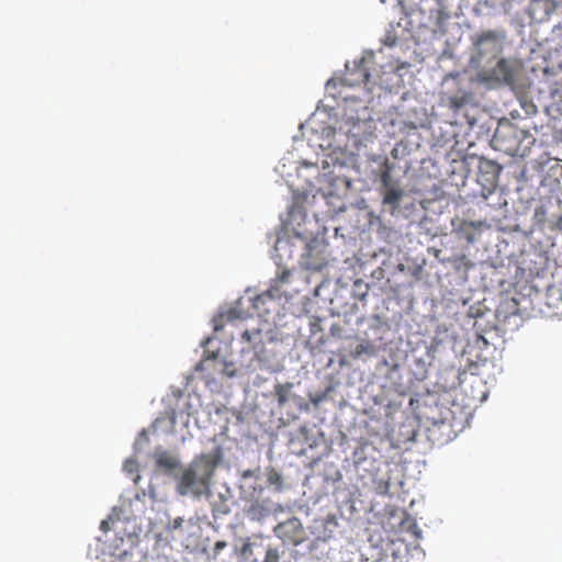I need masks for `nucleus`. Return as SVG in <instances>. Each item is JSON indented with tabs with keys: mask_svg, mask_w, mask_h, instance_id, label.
<instances>
[{
	"mask_svg": "<svg viewBox=\"0 0 562 562\" xmlns=\"http://www.w3.org/2000/svg\"><path fill=\"white\" fill-rule=\"evenodd\" d=\"M544 304L557 316H562V288L557 285L548 286L544 296Z\"/></svg>",
	"mask_w": 562,
	"mask_h": 562,
	"instance_id": "11",
	"label": "nucleus"
},
{
	"mask_svg": "<svg viewBox=\"0 0 562 562\" xmlns=\"http://www.w3.org/2000/svg\"><path fill=\"white\" fill-rule=\"evenodd\" d=\"M291 273L289 270H283L276 280L272 281L271 285H278L279 292L284 296L282 285L289 281Z\"/></svg>",
	"mask_w": 562,
	"mask_h": 562,
	"instance_id": "20",
	"label": "nucleus"
},
{
	"mask_svg": "<svg viewBox=\"0 0 562 562\" xmlns=\"http://www.w3.org/2000/svg\"><path fill=\"white\" fill-rule=\"evenodd\" d=\"M228 364H229V366H228V367H226V370H225V371H234V372H235V370H234V368H233V363H229V362H228Z\"/></svg>",
	"mask_w": 562,
	"mask_h": 562,
	"instance_id": "29",
	"label": "nucleus"
},
{
	"mask_svg": "<svg viewBox=\"0 0 562 562\" xmlns=\"http://www.w3.org/2000/svg\"><path fill=\"white\" fill-rule=\"evenodd\" d=\"M271 510L267 501H255L248 506L246 514L251 520L261 521L270 515Z\"/></svg>",
	"mask_w": 562,
	"mask_h": 562,
	"instance_id": "12",
	"label": "nucleus"
},
{
	"mask_svg": "<svg viewBox=\"0 0 562 562\" xmlns=\"http://www.w3.org/2000/svg\"><path fill=\"white\" fill-rule=\"evenodd\" d=\"M250 547H251V544H250V543H245V544L243 546V552H244V553L248 552V551L250 550Z\"/></svg>",
	"mask_w": 562,
	"mask_h": 562,
	"instance_id": "27",
	"label": "nucleus"
},
{
	"mask_svg": "<svg viewBox=\"0 0 562 562\" xmlns=\"http://www.w3.org/2000/svg\"><path fill=\"white\" fill-rule=\"evenodd\" d=\"M100 528L103 531H108L109 530V522L106 520H102Z\"/></svg>",
	"mask_w": 562,
	"mask_h": 562,
	"instance_id": "26",
	"label": "nucleus"
},
{
	"mask_svg": "<svg viewBox=\"0 0 562 562\" xmlns=\"http://www.w3.org/2000/svg\"><path fill=\"white\" fill-rule=\"evenodd\" d=\"M182 518L178 517L173 520V528H179L182 525Z\"/></svg>",
	"mask_w": 562,
	"mask_h": 562,
	"instance_id": "25",
	"label": "nucleus"
},
{
	"mask_svg": "<svg viewBox=\"0 0 562 562\" xmlns=\"http://www.w3.org/2000/svg\"><path fill=\"white\" fill-rule=\"evenodd\" d=\"M273 532L283 543L292 546H299L305 540V530L297 517H291L279 522L273 528Z\"/></svg>",
	"mask_w": 562,
	"mask_h": 562,
	"instance_id": "5",
	"label": "nucleus"
},
{
	"mask_svg": "<svg viewBox=\"0 0 562 562\" xmlns=\"http://www.w3.org/2000/svg\"><path fill=\"white\" fill-rule=\"evenodd\" d=\"M403 190L398 184L382 189L383 203L391 205L393 209H397L403 198Z\"/></svg>",
	"mask_w": 562,
	"mask_h": 562,
	"instance_id": "13",
	"label": "nucleus"
},
{
	"mask_svg": "<svg viewBox=\"0 0 562 562\" xmlns=\"http://www.w3.org/2000/svg\"><path fill=\"white\" fill-rule=\"evenodd\" d=\"M274 393H276L279 404H284L286 402V393H288L286 386H284L282 384H278L274 387Z\"/></svg>",
	"mask_w": 562,
	"mask_h": 562,
	"instance_id": "22",
	"label": "nucleus"
},
{
	"mask_svg": "<svg viewBox=\"0 0 562 562\" xmlns=\"http://www.w3.org/2000/svg\"><path fill=\"white\" fill-rule=\"evenodd\" d=\"M281 299L282 294L279 292L278 285H270V288L267 291L256 295L252 299V307L259 316H263L265 314L269 313V308L266 307V304L273 300Z\"/></svg>",
	"mask_w": 562,
	"mask_h": 562,
	"instance_id": "7",
	"label": "nucleus"
},
{
	"mask_svg": "<svg viewBox=\"0 0 562 562\" xmlns=\"http://www.w3.org/2000/svg\"><path fill=\"white\" fill-rule=\"evenodd\" d=\"M228 366L227 361L218 357V352L212 351L205 355L196 364L195 371L201 372V378L209 383L215 380L216 374L233 378L236 372L225 371Z\"/></svg>",
	"mask_w": 562,
	"mask_h": 562,
	"instance_id": "3",
	"label": "nucleus"
},
{
	"mask_svg": "<svg viewBox=\"0 0 562 562\" xmlns=\"http://www.w3.org/2000/svg\"><path fill=\"white\" fill-rule=\"evenodd\" d=\"M505 38L506 33L503 30H487L477 34L473 40L476 53L471 57V63L480 67L483 63L495 59L503 50Z\"/></svg>",
	"mask_w": 562,
	"mask_h": 562,
	"instance_id": "1",
	"label": "nucleus"
},
{
	"mask_svg": "<svg viewBox=\"0 0 562 562\" xmlns=\"http://www.w3.org/2000/svg\"><path fill=\"white\" fill-rule=\"evenodd\" d=\"M339 363H340V366H345V364H346V359H345V357H341V358H340Z\"/></svg>",
	"mask_w": 562,
	"mask_h": 562,
	"instance_id": "30",
	"label": "nucleus"
},
{
	"mask_svg": "<svg viewBox=\"0 0 562 562\" xmlns=\"http://www.w3.org/2000/svg\"><path fill=\"white\" fill-rule=\"evenodd\" d=\"M267 481L270 485H274L278 491H281L283 487V479L282 475L273 468H270L267 472Z\"/></svg>",
	"mask_w": 562,
	"mask_h": 562,
	"instance_id": "19",
	"label": "nucleus"
},
{
	"mask_svg": "<svg viewBox=\"0 0 562 562\" xmlns=\"http://www.w3.org/2000/svg\"><path fill=\"white\" fill-rule=\"evenodd\" d=\"M209 486L210 484L204 479L188 467L178 479L177 492L182 496L193 495L194 497H200L209 490Z\"/></svg>",
	"mask_w": 562,
	"mask_h": 562,
	"instance_id": "6",
	"label": "nucleus"
},
{
	"mask_svg": "<svg viewBox=\"0 0 562 562\" xmlns=\"http://www.w3.org/2000/svg\"><path fill=\"white\" fill-rule=\"evenodd\" d=\"M374 353H375L374 345L369 340H364L356 346V348L350 352V357L352 359H359L363 355L372 357V356H374Z\"/></svg>",
	"mask_w": 562,
	"mask_h": 562,
	"instance_id": "14",
	"label": "nucleus"
},
{
	"mask_svg": "<svg viewBox=\"0 0 562 562\" xmlns=\"http://www.w3.org/2000/svg\"><path fill=\"white\" fill-rule=\"evenodd\" d=\"M373 562H396V560H395V559H393V558H387V557H386V558L378 559V560H375V561H373Z\"/></svg>",
	"mask_w": 562,
	"mask_h": 562,
	"instance_id": "24",
	"label": "nucleus"
},
{
	"mask_svg": "<svg viewBox=\"0 0 562 562\" xmlns=\"http://www.w3.org/2000/svg\"><path fill=\"white\" fill-rule=\"evenodd\" d=\"M156 463L158 467L167 469V470H173L178 467L177 459L175 457L170 456L166 451H162L157 454Z\"/></svg>",
	"mask_w": 562,
	"mask_h": 562,
	"instance_id": "18",
	"label": "nucleus"
},
{
	"mask_svg": "<svg viewBox=\"0 0 562 562\" xmlns=\"http://www.w3.org/2000/svg\"><path fill=\"white\" fill-rule=\"evenodd\" d=\"M392 169H393V165L390 164L387 159H385L384 162L382 164V170L380 173V181L382 184V189L398 184V182L396 180H393V178L391 176Z\"/></svg>",
	"mask_w": 562,
	"mask_h": 562,
	"instance_id": "15",
	"label": "nucleus"
},
{
	"mask_svg": "<svg viewBox=\"0 0 562 562\" xmlns=\"http://www.w3.org/2000/svg\"><path fill=\"white\" fill-rule=\"evenodd\" d=\"M241 341L248 345V350L254 351L258 362L262 363L268 360L263 355L262 348H259L262 344V331L260 329L245 330L241 334Z\"/></svg>",
	"mask_w": 562,
	"mask_h": 562,
	"instance_id": "8",
	"label": "nucleus"
},
{
	"mask_svg": "<svg viewBox=\"0 0 562 562\" xmlns=\"http://www.w3.org/2000/svg\"><path fill=\"white\" fill-rule=\"evenodd\" d=\"M476 224L474 222H462L458 228V233L467 240L468 244H473L475 241L474 228Z\"/></svg>",
	"mask_w": 562,
	"mask_h": 562,
	"instance_id": "17",
	"label": "nucleus"
},
{
	"mask_svg": "<svg viewBox=\"0 0 562 562\" xmlns=\"http://www.w3.org/2000/svg\"><path fill=\"white\" fill-rule=\"evenodd\" d=\"M225 547H226V542L225 541H217L215 543V548L214 549H215V551H220V550L224 549Z\"/></svg>",
	"mask_w": 562,
	"mask_h": 562,
	"instance_id": "23",
	"label": "nucleus"
},
{
	"mask_svg": "<svg viewBox=\"0 0 562 562\" xmlns=\"http://www.w3.org/2000/svg\"><path fill=\"white\" fill-rule=\"evenodd\" d=\"M470 94L462 92L448 98V105L453 111H459L470 102Z\"/></svg>",
	"mask_w": 562,
	"mask_h": 562,
	"instance_id": "16",
	"label": "nucleus"
},
{
	"mask_svg": "<svg viewBox=\"0 0 562 562\" xmlns=\"http://www.w3.org/2000/svg\"><path fill=\"white\" fill-rule=\"evenodd\" d=\"M514 77V69L505 58H501L491 70V78L498 82L512 83Z\"/></svg>",
	"mask_w": 562,
	"mask_h": 562,
	"instance_id": "10",
	"label": "nucleus"
},
{
	"mask_svg": "<svg viewBox=\"0 0 562 562\" xmlns=\"http://www.w3.org/2000/svg\"><path fill=\"white\" fill-rule=\"evenodd\" d=\"M223 459V452L221 447L214 448L212 451L207 453H202L198 456L189 465L196 474H199L204 481L209 484L212 480V476L220 465Z\"/></svg>",
	"mask_w": 562,
	"mask_h": 562,
	"instance_id": "4",
	"label": "nucleus"
},
{
	"mask_svg": "<svg viewBox=\"0 0 562 562\" xmlns=\"http://www.w3.org/2000/svg\"><path fill=\"white\" fill-rule=\"evenodd\" d=\"M338 527L337 518L333 515H328L324 518L316 519L314 521V530L317 539L328 540L333 537L336 528Z\"/></svg>",
	"mask_w": 562,
	"mask_h": 562,
	"instance_id": "9",
	"label": "nucleus"
},
{
	"mask_svg": "<svg viewBox=\"0 0 562 562\" xmlns=\"http://www.w3.org/2000/svg\"><path fill=\"white\" fill-rule=\"evenodd\" d=\"M389 487H390L389 482H385V483H384V486H383V492H382V493L386 494V493H387V491H389Z\"/></svg>",
	"mask_w": 562,
	"mask_h": 562,
	"instance_id": "28",
	"label": "nucleus"
},
{
	"mask_svg": "<svg viewBox=\"0 0 562 562\" xmlns=\"http://www.w3.org/2000/svg\"><path fill=\"white\" fill-rule=\"evenodd\" d=\"M374 56L372 53L353 60L352 65H346V71L341 77V83L347 87H358L369 82Z\"/></svg>",
	"mask_w": 562,
	"mask_h": 562,
	"instance_id": "2",
	"label": "nucleus"
},
{
	"mask_svg": "<svg viewBox=\"0 0 562 562\" xmlns=\"http://www.w3.org/2000/svg\"><path fill=\"white\" fill-rule=\"evenodd\" d=\"M280 558L278 548L269 547L266 551L263 562H280Z\"/></svg>",
	"mask_w": 562,
	"mask_h": 562,
	"instance_id": "21",
	"label": "nucleus"
}]
</instances>
